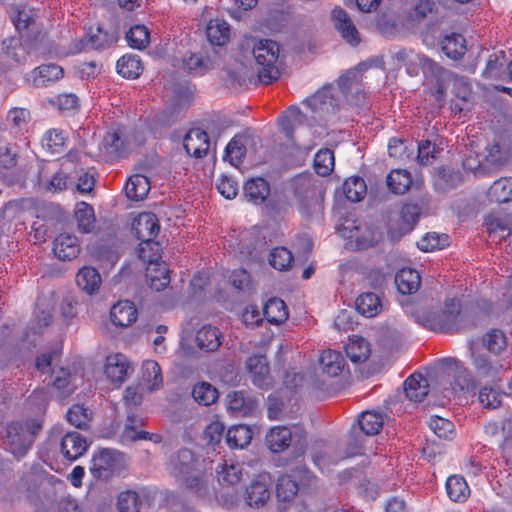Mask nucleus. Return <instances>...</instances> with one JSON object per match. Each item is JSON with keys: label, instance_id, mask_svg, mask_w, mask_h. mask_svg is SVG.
Returning a JSON list of instances; mask_svg holds the SVG:
<instances>
[{"label": "nucleus", "instance_id": "nucleus-1", "mask_svg": "<svg viewBox=\"0 0 512 512\" xmlns=\"http://www.w3.org/2000/svg\"><path fill=\"white\" fill-rule=\"evenodd\" d=\"M371 64L362 62L356 67L348 70L340 76L337 84H329L322 87L314 95L306 100L312 112L320 118L333 113L336 108L341 107L345 102L351 105L360 104L363 99L362 73Z\"/></svg>", "mask_w": 512, "mask_h": 512}, {"label": "nucleus", "instance_id": "nucleus-2", "mask_svg": "<svg viewBox=\"0 0 512 512\" xmlns=\"http://www.w3.org/2000/svg\"><path fill=\"white\" fill-rule=\"evenodd\" d=\"M391 59L394 66H405L406 73L411 77L417 76L422 72L425 84L431 89L437 99L443 96L446 71L432 59L404 48L391 51Z\"/></svg>", "mask_w": 512, "mask_h": 512}, {"label": "nucleus", "instance_id": "nucleus-3", "mask_svg": "<svg viewBox=\"0 0 512 512\" xmlns=\"http://www.w3.org/2000/svg\"><path fill=\"white\" fill-rule=\"evenodd\" d=\"M198 465L191 450L181 449L171 459V472L185 487L206 498L211 494V475L199 469Z\"/></svg>", "mask_w": 512, "mask_h": 512}, {"label": "nucleus", "instance_id": "nucleus-4", "mask_svg": "<svg viewBox=\"0 0 512 512\" xmlns=\"http://www.w3.org/2000/svg\"><path fill=\"white\" fill-rule=\"evenodd\" d=\"M244 45L251 50L259 81L265 85L276 81L280 77L278 43L271 39L251 37L245 40Z\"/></svg>", "mask_w": 512, "mask_h": 512}, {"label": "nucleus", "instance_id": "nucleus-5", "mask_svg": "<svg viewBox=\"0 0 512 512\" xmlns=\"http://www.w3.org/2000/svg\"><path fill=\"white\" fill-rule=\"evenodd\" d=\"M138 258L147 263L146 279L155 291L164 290L170 283V271L164 261H160V244L146 243L137 249Z\"/></svg>", "mask_w": 512, "mask_h": 512}, {"label": "nucleus", "instance_id": "nucleus-6", "mask_svg": "<svg viewBox=\"0 0 512 512\" xmlns=\"http://www.w3.org/2000/svg\"><path fill=\"white\" fill-rule=\"evenodd\" d=\"M41 429V421L38 419L25 422H11L6 427L5 445L7 449L17 458L23 457L30 449L34 436Z\"/></svg>", "mask_w": 512, "mask_h": 512}, {"label": "nucleus", "instance_id": "nucleus-7", "mask_svg": "<svg viewBox=\"0 0 512 512\" xmlns=\"http://www.w3.org/2000/svg\"><path fill=\"white\" fill-rule=\"evenodd\" d=\"M464 321L465 315L461 310L460 301L448 299L442 310L427 316L424 325L435 332L453 333L463 327Z\"/></svg>", "mask_w": 512, "mask_h": 512}, {"label": "nucleus", "instance_id": "nucleus-8", "mask_svg": "<svg viewBox=\"0 0 512 512\" xmlns=\"http://www.w3.org/2000/svg\"><path fill=\"white\" fill-rule=\"evenodd\" d=\"M82 154L77 150H70L62 159L60 168L56 171L50 180L45 184L49 192H62L72 183V174H77L83 170L81 166Z\"/></svg>", "mask_w": 512, "mask_h": 512}, {"label": "nucleus", "instance_id": "nucleus-9", "mask_svg": "<svg viewBox=\"0 0 512 512\" xmlns=\"http://www.w3.org/2000/svg\"><path fill=\"white\" fill-rule=\"evenodd\" d=\"M360 450L361 445L357 439L354 440L353 446L344 452H338L333 444L320 440L316 441L312 447V459L315 466L325 472L329 470L330 466L338 464L340 460L360 453Z\"/></svg>", "mask_w": 512, "mask_h": 512}, {"label": "nucleus", "instance_id": "nucleus-10", "mask_svg": "<svg viewBox=\"0 0 512 512\" xmlns=\"http://www.w3.org/2000/svg\"><path fill=\"white\" fill-rule=\"evenodd\" d=\"M339 232L355 249H365L378 243L381 233L362 221L346 220Z\"/></svg>", "mask_w": 512, "mask_h": 512}, {"label": "nucleus", "instance_id": "nucleus-11", "mask_svg": "<svg viewBox=\"0 0 512 512\" xmlns=\"http://www.w3.org/2000/svg\"><path fill=\"white\" fill-rule=\"evenodd\" d=\"M125 467V456L123 453L102 449L95 453L90 467L91 473L98 479H108L115 473H119Z\"/></svg>", "mask_w": 512, "mask_h": 512}, {"label": "nucleus", "instance_id": "nucleus-12", "mask_svg": "<svg viewBox=\"0 0 512 512\" xmlns=\"http://www.w3.org/2000/svg\"><path fill=\"white\" fill-rule=\"evenodd\" d=\"M130 370V362L122 353H112L105 359L104 374L107 380L116 387L126 381Z\"/></svg>", "mask_w": 512, "mask_h": 512}, {"label": "nucleus", "instance_id": "nucleus-13", "mask_svg": "<svg viewBox=\"0 0 512 512\" xmlns=\"http://www.w3.org/2000/svg\"><path fill=\"white\" fill-rule=\"evenodd\" d=\"M482 75L487 79L512 82V60L507 63L505 51H494L489 56Z\"/></svg>", "mask_w": 512, "mask_h": 512}, {"label": "nucleus", "instance_id": "nucleus-14", "mask_svg": "<svg viewBox=\"0 0 512 512\" xmlns=\"http://www.w3.org/2000/svg\"><path fill=\"white\" fill-rule=\"evenodd\" d=\"M331 19L335 29L350 46L356 47L360 44V34L344 9L335 7L331 12Z\"/></svg>", "mask_w": 512, "mask_h": 512}, {"label": "nucleus", "instance_id": "nucleus-15", "mask_svg": "<svg viewBox=\"0 0 512 512\" xmlns=\"http://www.w3.org/2000/svg\"><path fill=\"white\" fill-rule=\"evenodd\" d=\"M132 228L137 238L141 241L138 248H141L146 243L159 244L158 242L152 241L160 230V225L155 214L151 212L139 214L138 217L135 218Z\"/></svg>", "mask_w": 512, "mask_h": 512}, {"label": "nucleus", "instance_id": "nucleus-16", "mask_svg": "<svg viewBox=\"0 0 512 512\" xmlns=\"http://www.w3.org/2000/svg\"><path fill=\"white\" fill-rule=\"evenodd\" d=\"M295 196L298 199L302 213H308L309 210L318 203V189L314 185L311 177L298 176L294 180Z\"/></svg>", "mask_w": 512, "mask_h": 512}, {"label": "nucleus", "instance_id": "nucleus-17", "mask_svg": "<svg viewBox=\"0 0 512 512\" xmlns=\"http://www.w3.org/2000/svg\"><path fill=\"white\" fill-rule=\"evenodd\" d=\"M270 482L267 475H258L246 488L245 501L250 507H262L270 498Z\"/></svg>", "mask_w": 512, "mask_h": 512}, {"label": "nucleus", "instance_id": "nucleus-18", "mask_svg": "<svg viewBox=\"0 0 512 512\" xmlns=\"http://www.w3.org/2000/svg\"><path fill=\"white\" fill-rule=\"evenodd\" d=\"M246 367L255 386L266 389L271 385L269 365L265 356H250L246 361Z\"/></svg>", "mask_w": 512, "mask_h": 512}, {"label": "nucleus", "instance_id": "nucleus-19", "mask_svg": "<svg viewBox=\"0 0 512 512\" xmlns=\"http://www.w3.org/2000/svg\"><path fill=\"white\" fill-rule=\"evenodd\" d=\"M77 387V379L67 369L52 371V394L59 400L69 397Z\"/></svg>", "mask_w": 512, "mask_h": 512}, {"label": "nucleus", "instance_id": "nucleus-20", "mask_svg": "<svg viewBox=\"0 0 512 512\" xmlns=\"http://www.w3.org/2000/svg\"><path fill=\"white\" fill-rule=\"evenodd\" d=\"M209 146L208 134L199 128L189 130L183 139V147L187 154L195 158L205 156L209 150Z\"/></svg>", "mask_w": 512, "mask_h": 512}, {"label": "nucleus", "instance_id": "nucleus-21", "mask_svg": "<svg viewBox=\"0 0 512 512\" xmlns=\"http://www.w3.org/2000/svg\"><path fill=\"white\" fill-rule=\"evenodd\" d=\"M227 410L234 416H248L252 414L257 403L254 398L250 397L243 391H233L228 393L226 397Z\"/></svg>", "mask_w": 512, "mask_h": 512}, {"label": "nucleus", "instance_id": "nucleus-22", "mask_svg": "<svg viewBox=\"0 0 512 512\" xmlns=\"http://www.w3.org/2000/svg\"><path fill=\"white\" fill-rule=\"evenodd\" d=\"M88 449V442L78 432H68L64 435L61 441V452L69 461H75Z\"/></svg>", "mask_w": 512, "mask_h": 512}, {"label": "nucleus", "instance_id": "nucleus-23", "mask_svg": "<svg viewBox=\"0 0 512 512\" xmlns=\"http://www.w3.org/2000/svg\"><path fill=\"white\" fill-rule=\"evenodd\" d=\"M63 68L56 64H44L35 68L26 78L34 87L47 86L63 77Z\"/></svg>", "mask_w": 512, "mask_h": 512}, {"label": "nucleus", "instance_id": "nucleus-24", "mask_svg": "<svg viewBox=\"0 0 512 512\" xmlns=\"http://www.w3.org/2000/svg\"><path fill=\"white\" fill-rule=\"evenodd\" d=\"M53 252L62 261L76 258L80 252L77 237L69 233H61L54 240Z\"/></svg>", "mask_w": 512, "mask_h": 512}, {"label": "nucleus", "instance_id": "nucleus-25", "mask_svg": "<svg viewBox=\"0 0 512 512\" xmlns=\"http://www.w3.org/2000/svg\"><path fill=\"white\" fill-rule=\"evenodd\" d=\"M118 39L116 32L104 31L101 27H97L95 32H90L84 39L80 41V47L75 52H81L88 49H104L114 44Z\"/></svg>", "mask_w": 512, "mask_h": 512}, {"label": "nucleus", "instance_id": "nucleus-26", "mask_svg": "<svg viewBox=\"0 0 512 512\" xmlns=\"http://www.w3.org/2000/svg\"><path fill=\"white\" fill-rule=\"evenodd\" d=\"M137 309L133 302L124 300L114 304L110 310V319L115 326L128 327L137 319Z\"/></svg>", "mask_w": 512, "mask_h": 512}, {"label": "nucleus", "instance_id": "nucleus-27", "mask_svg": "<svg viewBox=\"0 0 512 512\" xmlns=\"http://www.w3.org/2000/svg\"><path fill=\"white\" fill-rule=\"evenodd\" d=\"M91 256L102 269H111L119 259V250L114 242H104L90 249Z\"/></svg>", "mask_w": 512, "mask_h": 512}, {"label": "nucleus", "instance_id": "nucleus-28", "mask_svg": "<svg viewBox=\"0 0 512 512\" xmlns=\"http://www.w3.org/2000/svg\"><path fill=\"white\" fill-rule=\"evenodd\" d=\"M428 381L420 373L410 375L404 382L405 396L412 402L419 403L428 395Z\"/></svg>", "mask_w": 512, "mask_h": 512}, {"label": "nucleus", "instance_id": "nucleus-29", "mask_svg": "<svg viewBox=\"0 0 512 512\" xmlns=\"http://www.w3.org/2000/svg\"><path fill=\"white\" fill-rule=\"evenodd\" d=\"M323 373L331 377L339 376L345 369L347 363L341 352L327 349L319 357Z\"/></svg>", "mask_w": 512, "mask_h": 512}, {"label": "nucleus", "instance_id": "nucleus-30", "mask_svg": "<svg viewBox=\"0 0 512 512\" xmlns=\"http://www.w3.org/2000/svg\"><path fill=\"white\" fill-rule=\"evenodd\" d=\"M270 193L268 182L261 177L251 178L244 185L245 198L255 204H262Z\"/></svg>", "mask_w": 512, "mask_h": 512}, {"label": "nucleus", "instance_id": "nucleus-31", "mask_svg": "<svg viewBox=\"0 0 512 512\" xmlns=\"http://www.w3.org/2000/svg\"><path fill=\"white\" fill-rule=\"evenodd\" d=\"M292 441V432L286 426H276L270 429L266 435L268 448L274 452H282L287 449Z\"/></svg>", "mask_w": 512, "mask_h": 512}, {"label": "nucleus", "instance_id": "nucleus-32", "mask_svg": "<svg viewBox=\"0 0 512 512\" xmlns=\"http://www.w3.org/2000/svg\"><path fill=\"white\" fill-rule=\"evenodd\" d=\"M76 284L88 295H93L98 292L100 288L101 275L97 269L90 266H84L76 274Z\"/></svg>", "mask_w": 512, "mask_h": 512}, {"label": "nucleus", "instance_id": "nucleus-33", "mask_svg": "<svg viewBox=\"0 0 512 512\" xmlns=\"http://www.w3.org/2000/svg\"><path fill=\"white\" fill-rule=\"evenodd\" d=\"M395 284L401 294L415 293L421 284L419 273L412 268L400 269L395 276Z\"/></svg>", "mask_w": 512, "mask_h": 512}, {"label": "nucleus", "instance_id": "nucleus-34", "mask_svg": "<svg viewBox=\"0 0 512 512\" xmlns=\"http://www.w3.org/2000/svg\"><path fill=\"white\" fill-rule=\"evenodd\" d=\"M206 35L212 45L223 46L230 38V26L223 19H212L206 27Z\"/></svg>", "mask_w": 512, "mask_h": 512}, {"label": "nucleus", "instance_id": "nucleus-35", "mask_svg": "<svg viewBox=\"0 0 512 512\" xmlns=\"http://www.w3.org/2000/svg\"><path fill=\"white\" fill-rule=\"evenodd\" d=\"M27 137L18 138L14 144L6 143L0 145V168L13 169L18 162V154L21 147L27 146Z\"/></svg>", "mask_w": 512, "mask_h": 512}, {"label": "nucleus", "instance_id": "nucleus-36", "mask_svg": "<svg viewBox=\"0 0 512 512\" xmlns=\"http://www.w3.org/2000/svg\"><path fill=\"white\" fill-rule=\"evenodd\" d=\"M441 49L444 54L453 60L462 58L466 52V40L459 33L446 35L441 41Z\"/></svg>", "mask_w": 512, "mask_h": 512}, {"label": "nucleus", "instance_id": "nucleus-37", "mask_svg": "<svg viewBox=\"0 0 512 512\" xmlns=\"http://www.w3.org/2000/svg\"><path fill=\"white\" fill-rule=\"evenodd\" d=\"M77 228L81 233H91L95 228V213L93 207L86 202L76 204L74 210Z\"/></svg>", "mask_w": 512, "mask_h": 512}, {"label": "nucleus", "instance_id": "nucleus-38", "mask_svg": "<svg viewBox=\"0 0 512 512\" xmlns=\"http://www.w3.org/2000/svg\"><path fill=\"white\" fill-rule=\"evenodd\" d=\"M263 314L266 320L274 325L284 323L289 316L285 302L279 298L269 299L263 308Z\"/></svg>", "mask_w": 512, "mask_h": 512}, {"label": "nucleus", "instance_id": "nucleus-39", "mask_svg": "<svg viewBox=\"0 0 512 512\" xmlns=\"http://www.w3.org/2000/svg\"><path fill=\"white\" fill-rule=\"evenodd\" d=\"M149 179L140 174L132 175L126 185L125 193L127 197L134 201L143 200L150 191Z\"/></svg>", "mask_w": 512, "mask_h": 512}, {"label": "nucleus", "instance_id": "nucleus-40", "mask_svg": "<svg viewBox=\"0 0 512 512\" xmlns=\"http://www.w3.org/2000/svg\"><path fill=\"white\" fill-rule=\"evenodd\" d=\"M347 357L354 362H364L370 355L369 342L360 336H352L345 346Z\"/></svg>", "mask_w": 512, "mask_h": 512}, {"label": "nucleus", "instance_id": "nucleus-41", "mask_svg": "<svg viewBox=\"0 0 512 512\" xmlns=\"http://www.w3.org/2000/svg\"><path fill=\"white\" fill-rule=\"evenodd\" d=\"M488 198L496 203H508L512 201V177L500 178L490 186Z\"/></svg>", "mask_w": 512, "mask_h": 512}, {"label": "nucleus", "instance_id": "nucleus-42", "mask_svg": "<svg viewBox=\"0 0 512 512\" xmlns=\"http://www.w3.org/2000/svg\"><path fill=\"white\" fill-rule=\"evenodd\" d=\"M482 342L490 353L500 355L508 347L509 339L504 331L493 328L484 334Z\"/></svg>", "mask_w": 512, "mask_h": 512}, {"label": "nucleus", "instance_id": "nucleus-43", "mask_svg": "<svg viewBox=\"0 0 512 512\" xmlns=\"http://www.w3.org/2000/svg\"><path fill=\"white\" fill-rule=\"evenodd\" d=\"M221 334L216 327L204 325L196 334V343L200 349L215 351L221 345Z\"/></svg>", "mask_w": 512, "mask_h": 512}, {"label": "nucleus", "instance_id": "nucleus-44", "mask_svg": "<svg viewBox=\"0 0 512 512\" xmlns=\"http://www.w3.org/2000/svg\"><path fill=\"white\" fill-rule=\"evenodd\" d=\"M356 309L365 317H375L382 309V302L379 296L375 293H362L356 299Z\"/></svg>", "mask_w": 512, "mask_h": 512}, {"label": "nucleus", "instance_id": "nucleus-45", "mask_svg": "<svg viewBox=\"0 0 512 512\" xmlns=\"http://www.w3.org/2000/svg\"><path fill=\"white\" fill-rule=\"evenodd\" d=\"M455 98L451 100V109L454 112H463L468 109L471 98V89L469 84L463 79L458 78L453 83Z\"/></svg>", "mask_w": 512, "mask_h": 512}, {"label": "nucleus", "instance_id": "nucleus-46", "mask_svg": "<svg viewBox=\"0 0 512 512\" xmlns=\"http://www.w3.org/2000/svg\"><path fill=\"white\" fill-rule=\"evenodd\" d=\"M117 72L128 79H135L143 71L141 59L138 55L127 54L117 61Z\"/></svg>", "mask_w": 512, "mask_h": 512}, {"label": "nucleus", "instance_id": "nucleus-47", "mask_svg": "<svg viewBox=\"0 0 512 512\" xmlns=\"http://www.w3.org/2000/svg\"><path fill=\"white\" fill-rule=\"evenodd\" d=\"M387 186L394 194H404L412 184L411 174L404 169H393L387 175Z\"/></svg>", "mask_w": 512, "mask_h": 512}, {"label": "nucleus", "instance_id": "nucleus-48", "mask_svg": "<svg viewBox=\"0 0 512 512\" xmlns=\"http://www.w3.org/2000/svg\"><path fill=\"white\" fill-rule=\"evenodd\" d=\"M446 492L454 502H464L470 495V489L462 476L453 475L446 481Z\"/></svg>", "mask_w": 512, "mask_h": 512}, {"label": "nucleus", "instance_id": "nucleus-49", "mask_svg": "<svg viewBox=\"0 0 512 512\" xmlns=\"http://www.w3.org/2000/svg\"><path fill=\"white\" fill-rule=\"evenodd\" d=\"M183 65L190 74L201 76L212 68L213 62L202 53H191L184 57Z\"/></svg>", "mask_w": 512, "mask_h": 512}, {"label": "nucleus", "instance_id": "nucleus-50", "mask_svg": "<svg viewBox=\"0 0 512 512\" xmlns=\"http://www.w3.org/2000/svg\"><path fill=\"white\" fill-rule=\"evenodd\" d=\"M220 484L229 486L236 485L242 478V466L233 459L225 460L221 465V470L217 472Z\"/></svg>", "mask_w": 512, "mask_h": 512}, {"label": "nucleus", "instance_id": "nucleus-51", "mask_svg": "<svg viewBox=\"0 0 512 512\" xmlns=\"http://www.w3.org/2000/svg\"><path fill=\"white\" fill-rule=\"evenodd\" d=\"M252 439V431L247 425L238 424L230 427L226 441L231 448H244Z\"/></svg>", "mask_w": 512, "mask_h": 512}, {"label": "nucleus", "instance_id": "nucleus-52", "mask_svg": "<svg viewBox=\"0 0 512 512\" xmlns=\"http://www.w3.org/2000/svg\"><path fill=\"white\" fill-rule=\"evenodd\" d=\"M142 380L150 391L160 388L163 383L161 368L154 360H145L142 363Z\"/></svg>", "mask_w": 512, "mask_h": 512}, {"label": "nucleus", "instance_id": "nucleus-53", "mask_svg": "<svg viewBox=\"0 0 512 512\" xmlns=\"http://www.w3.org/2000/svg\"><path fill=\"white\" fill-rule=\"evenodd\" d=\"M67 137L62 130L50 129L43 135L41 145L45 151L51 155L62 152Z\"/></svg>", "mask_w": 512, "mask_h": 512}, {"label": "nucleus", "instance_id": "nucleus-54", "mask_svg": "<svg viewBox=\"0 0 512 512\" xmlns=\"http://www.w3.org/2000/svg\"><path fill=\"white\" fill-rule=\"evenodd\" d=\"M343 192L349 201L359 202L365 197L367 186L363 178L352 176L345 180Z\"/></svg>", "mask_w": 512, "mask_h": 512}, {"label": "nucleus", "instance_id": "nucleus-55", "mask_svg": "<svg viewBox=\"0 0 512 512\" xmlns=\"http://www.w3.org/2000/svg\"><path fill=\"white\" fill-rule=\"evenodd\" d=\"M299 489V484L293 478L292 473L281 475L276 486L277 498L279 501H290L296 496Z\"/></svg>", "mask_w": 512, "mask_h": 512}, {"label": "nucleus", "instance_id": "nucleus-56", "mask_svg": "<svg viewBox=\"0 0 512 512\" xmlns=\"http://www.w3.org/2000/svg\"><path fill=\"white\" fill-rule=\"evenodd\" d=\"M194 400L203 406H209L218 399V391L208 382H199L192 390Z\"/></svg>", "mask_w": 512, "mask_h": 512}, {"label": "nucleus", "instance_id": "nucleus-57", "mask_svg": "<svg viewBox=\"0 0 512 512\" xmlns=\"http://www.w3.org/2000/svg\"><path fill=\"white\" fill-rule=\"evenodd\" d=\"M360 429L366 435H376L379 433L383 426L382 414L374 411L363 412L358 420Z\"/></svg>", "mask_w": 512, "mask_h": 512}, {"label": "nucleus", "instance_id": "nucleus-58", "mask_svg": "<svg viewBox=\"0 0 512 512\" xmlns=\"http://www.w3.org/2000/svg\"><path fill=\"white\" fill-rule=\"evenodd\" d=\"M126 41L133 49H144L150 42V33L144 25H134L126 33Z\"/></svg>", "mask_w": 512, "mask_h": 512}, {"label": "nucleus", "instance_id": "nucleus-59", "mask_svg": "<svg viewBox=\"0 0 512 512\" xmlns=\"http://www.w3.org/2000/svg\"><path fill=\"white\" fill-rule=\"evenodd\" d=\"M472 363L483 377H494L503 368L498 362L492 363L487 355L477 352H472Z\"/></svg>", "mask_w": 512, "mask_h": 512}, {"label": "nucleus", "instance_id": "nucleus-60", "mask_svg": "<svg viewBox=\"0 0 512 512\" xmlns=\"http://www.w3.org/2000/svg\"><path fill=\"white\" fill-rule=\"evenodd\" d=\"M302 119V114L299 108L290 107L286 112H284L278 119V123L281 131L285 134L287 138H292L296 124L300 123Z\"/></svg>", "mask_w": 512, "mask_h": 512}, {"label": "nucleus", "instance_id": "nucleus-61", "mask_svg": "<svg viewBox=\"0 0 512 512\" xmlns=\"http://www.w3.org/2000/svg\"><path fill=\"white\" fill-rule=\"evenodd\" d=\"M335 165L334 153L328 148L320 149L314 157V168L321 176L329 175Z\"/></svg>", "mask_w": 512, "mask_h": 512}, {"label": "nucleus", "instance_id": "nucleus-62", "mask_svg": "<svg viewBox=\"0 0 512 512\" xmlns=\"http://www.w3.org/2000/svg\"><path fill=\"white\" fill-rule=\"evenodd\" d=\"M53 301L48 297H39L35 310V321L39 329L47 327L52 322Z\"/></svg>", "mask_w": 512, "mask_h": 512}, {"label": "nucleus", "instance_id": "nucleus-63", "mask_svg": "<svg viewBox=\"0 0 512 512\" xmlns=\"http://www.w3.org/2000/svg\"><path fill=\"white\" fill-rule=\"evenodd\" d=\"M268 261L274 269L283 271L291 267L293 255L292 252L285 247H276L270 252Z\"/></svg>", "mask_w": 512, "mask_h": 512}, {"label": "nucleus", "instance_id": "nucleus-64", "mask_svg": "<svg viewBox=\"0 0 512 512\" xmlns=\"http://www.w3.org/2000/svg\"><path fill=\"white\" fill-rule=\"evenodd\" d=\"M485 225L490 237L503 240L510 235L508 222L504 218L489 215L485 218Z\"/></svg>", "mask_w": 512, "mask_h": 512}]
</instances>
